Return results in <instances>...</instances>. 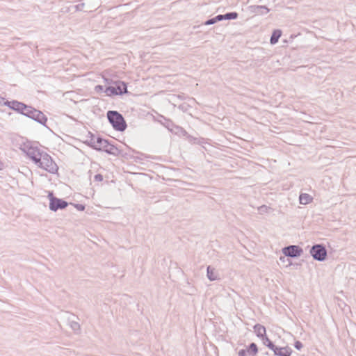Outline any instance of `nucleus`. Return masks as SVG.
<instances>
[{
    "label": "nucleus",
    "instance_id": "9d476101",
    "mask_svg": "<svg viewBox=\"0 0 356 356\" xmlns=\"http://www.w3.org/2000/svg\"><path fill=\"white\" fill-rule=\"evenodd\" d=\"M271 350L273 351L275 356H291L292 353V349L289 346L279 347L274 345Z\"/></svg>",
    "mask_w": 356,
    "mask_h": 356
},
{
    "label": "nucleus",
    "instance_id": "6e6552de",
    "mask_svg": "<svg viewBox=\"0 0 356 356\" xmlns=\"http://www.w3.org/2000/svg\"><path fill=\"white\" fill-rule=\"evenodd\" d=\"M282 252L286 257L297 258L302 254L303 250L299 245H289L283 248Z\"/></svg>",
    "mask_w": 356,
    "mask_h": 356
},
{
    "label": "nucleus",
    "instance_id": "6ab92c4d",
    "mask_svg": "<svg viewBox=\"0 0 356 356\" xmlns=\"http://www.w3.org/2000/svg\"><path fill=\"white\" fill-rule=\"evenodd\" d=\"M169 123L171 124L172 127H168V129L170 131L172 134L175 135H179L181 130H182V127L175 125L173 124L172 122H170Z\"/></svg>",
    "mask_w": 356,
    "mask_h": 356
},
{
    "label": "nucleus",
    "instance_id": "39448f33",
    "mask_svg": "<svg viewBox=\"0 0 356 356\" xmlns=\"http://www.w3.org/2000/svg\"><path fill=\"white\" fill-rule=\"evenodd\" d=\"M309 253L313 259L318 261H323L327 259V251L325 245L322 243L314 244L312 246Z\"/></svg>",
    "mask_w": 356,
    "mask_h": 356
},
{
    "label": "nucleus",
    "instance_id": "9b49d317",
    "mask_svg": "<svg viewBox=\"0 0 356 356\" xmlns=\"http://www.w3.org/2000/svg\"><path fill=\"white\" fill-rule=\"evenodd\" d=\"M115 89L118 92V95H122L124 94L128 93L127 86L125 82L122 81H116L114 82Z\"/></svg>",
    "mask_w": 356,
    "mask_h": 356
},
{
    "label": "nucleus",
    "instance_id": "423d86ee",
    "mask_svg": "<svg viewBox=\"0 0 356 356\" xmlns=\"http://www.w3.org/2000/svg\"><path fill=\"white\" fill-rule=\"evenodd\" d=\"M22 150L35 165L40 163L41 155L44 152L38 147L31 145H25Z\"/></svg>",
    "mask_w": 356,
    "mask_h": 356
},
{
    "label": "nucleus",
    "instance_id": "7ed1b4c3",
    "mask_svg": "<svg viewBox=\"0 0 356 356\" xmlns=\"http://www.w3.org/2000/svg\"><path fill=\"white\" fill-rule=\"evenodd\" d=\"M36 165L51 174L56 173L58 170L57 164L53 161L51 156L45 152H42L40 163H38Z\"/></svg>",
    "mask_w": 356,
    "mask_h": 356
},
{
    "label": "nucleus",
    "instance_id": "0eeeda50",
    "mask_svg": "<svg viewBox=\"0 0 356 356\" xmlns=\"http://www.w3.org/2000/svg\"><path fill=\"white\" fill-rule=\"evenodd\" d=\"M48 198L49 200V208L52 211H57L59 209H64L69 204L67 201L55 197L52 191L49 192Z\"/></svg>",
    "mask_w": 356,
    "mask_h": 356
},
{
    "label": "nucleus",
    "instance_id": "f704fd0d",
    "mask_svg": "<svg viewBox=\"0 0 356 356\" xmlns=\"http://www.w3.org/2000/svg\"><path fill=\"white\" fill-rule=\"evenodd\" d=\"M286 257H285L284 255V256H281L280 257V260L282 261V262H285V261H289V264L288 265H291V262L290 261V260L288 259V258H286Z\"/></svg>",
    "mask_w": 356,
    "mask_h": 356
},
{
    "label": "nucleus",
    "instance_id": "c9c22d12",
    "mask_svg": "<svg viewBox=\"0 0 356 356\" xmlns=\"http://www.w3.org/2000/svg\"><path fill=\"white\" fill-rule=\"evenodd\" d=\"M3 163L0 161V170L3 169Z\"/></svg>",
    "mask_w": 356,
    "mask_h": 356
},
{
    "label": "nucleus",
    "instance_id": "20e7f679",
    "mask_svg": "<svg viewBox=\"0 0 356 356\" xmlns=\"http://www.w3.org/2000/svg\"><path fill=\"white\" fill-rule=\"evenodd\" d=\"M24 116L31 118L40 124L47 127V116L40 111L33 108L31 106H28L24 114Z\"/></svg>",
    "mask_w": 356,
    "mask_h": 356
},
{
    "label": "nucleus",
    "instance_id": "5701e85b",
    "mask_svg": "<svg viewBox=\"0 0 356 356\" xmlns=\"http://www.w3.org/2000/svg\"><path fill=\"white\" fill-rule=\"evenodd\" d=\"M238 14L236 12H229L224 14L225 20L236 19L238 18Z\"/></svg>",
    "mask_w": 356,
    "mask_h": 356
},
{
    "label": "nucleus",
    "instance_id": "412c9836",
    "mask_svg": "<svg viewBox=\"0 0 356 356\" xmlns=\"http://www.w3.org/2000/svg\"><path fill=\"white\" fill-rule=\"evenodd\" d=\"M189 143H194V144H200L203 143L204 138H195L190 134L188 135V136L186 138Z\"/></svg>",
    "mask_w": 356,
    "mask_h": 356
},
{
    "label": "nucleus",
    "instance_id": "a211bd4d",
    "mask_svg": "<svg viewBox=\"0 0 356 356\" xmlns=\"http://www.w3.org/2000/svg\"><path fill=\"white\" fill-rule=\"evenodd\" d=\"M313 197L307 193H301L299 196L300 204L305 205L312 202Z\"/></svg>",
    "mask_w": 356,
    "mask_h": 356
},
{
    "label": "nucleus",
    "instance_id": "f257e3e1",
    "mask_svg": "<svg viewBox=\"0 0 356 356\" xmlns=\"http://www.w3.org/2000/svg\"><path fill=\"white\" fill-rule=\"evenodd\" d=\"M96 145L95 149L98 152H104L108 154L113 156H122L125 158L131 157V156L123 150L117 147L115 145L110 143L107 139H104L101 136H97L96 138Z\"/></svg>",
    "mask_w": 356,
    "mask_h": 356
},
{
    "label": "nucleus",
    "instance_id": "2eb2a0df",
    "mask_svg": "<svg viewBox=\"0 0 356 356\" xmlns=\"http://www.w3.org/2000/svg\"><path fill=\"white\" fill-rule=\"evenodd\" d=\"M250 10L256 14L264 15L269 12V9L266 6H252Z\"/></svg>",
    "mask_w": 356,
    "mask_h": 356
},
{
    "label": "nucleus",
    "instance_id": "72a5a7b5",
    "mask_svg": "<svg viewBox=\"0 0 356 356\" xmlns=\"http://www.w3.org/2000/svg\"><path fill=\"white\" fill-rule=\"evenodd\" d=\"M104 82L108 85H111V84H114V82L110 78H105L104 77Z\"/></svg>",
    "mask_w": 356,
    "mask_h": 356
},
{
    "label": "nucleus",
    "instance_id": "e433bc0d",
    "mask_svg": "<svg viewBox=\"0 0 356 356\" xmlns=\"http://www.w3.org/2000/svg\"><path fill=\"white\" fill-rule=\"evenodd\" d=\"M170 122V121H168V122H167V124L165 125V127H166L167 128H168V127H172L171 124H170V123H169Z\"/></svg>",
    "mask_w": 356,
    "mask_h": 356
},
{
    "label": "nucleus",
    "instance_id": "473e14b6",
    "mask_svg": "<svg viewBox=\"0 0 356 356\" xmlns=\"http://www.w3.org/2000/svg\"><path fill=\"white\" fill-rule=\"evenodd\" d=\"M238 356H248L245 349H241L238 352Z\"/></svg>",
    "mask_w": 356,
    "mask_h": 356
},
{
    "label": "nucleus",
    "instance_id": "bb28decb",
    "mask_svg": "<svg viewBox=\"0 0 356 356\" xmlns=\"http://www.w3.org/2000/svg\"><path fill=\"white\" fill-rule=\"evenodd\" d=\"M95 90L97 92V93H101V92H104V90H105V88L102 85H97L95 86Z\"/></svg>",
    "mask_w": 356,
    "mask_h": 356
},
{
    "label": "nucleus",
    "instance_id": "f3484780",
    "mask_svg": "<svg viewBox=\"0 0 356 356\" xmlns=\"http://www.w3.org/2000/svg\"><path fill=\"white\" fill-rule=\"evenodd\" d=\"M282 35V31L280 30V29H275L273 33H272V35L270 36V42L271 44H276L280 38L281 37Z\"/></svg>",
    "mask_w": 356,
    "mask_h": 356
},
{
    "label": "nucleus",
    "instance_id": "1a4fd4ad",
    "mask_svg": "<svg viewBox=\"0 0 356 356\" xmlns=\"http://www.w3.org/2000/svg\"><path fill=\"white\" fill-rule=\"evenodd\" d=\"M4 105L23 115L27 108V106H29V105L25 104L23 102H19L17 100H12V101L7 100L4 102Z\"/></svg>",
    "mask_w": 356,
    "mask_h": 356
},
{
    "label": "nucleus",
    "instance_id": "ddd939ff",
    "mask_svg": "<svg viewBox=\"0 0 356 356\" xmlns=\"http://www.w3.org/2000/svg\"><path fill=\"white\" fill-rule=\"evenodd\" d=\"M245 350L249 356H256L259 352L257 345L254 342L250 343Z\"/></svg>",
    "mask_w": 356,
    "mask_h": 356
},
{
    "label": "nucleus",
    "instance_id": "dca6fc26",
    "mask_svg": "<svg viewBox=\"0 0 356 356\" xmlns=\"http://www.w3.org/2000/svg\"><path fill=\"white\" fill-rule=\"evenodd\" d=\"M87 140L85 141V143L90 147L91 148H92L93 149H95V145H96V138L97 137L95 136V135L92 133H91L90 131H88V136H87Z\"/></svg>",
    "mask_w": 356,
    "mask_h": 356
},
{
    "label": "nucleus",
    "instance_id": "a878e982",
    "mask_svg": "<svg viewBox=\"0 0 356 356\" xmlns=\"http://www.w3.org/2000/svg\"><path fill=\"white\" fill-rule=\"evenodd\" d=\"M294 347L298 350H300L303 347V344L300 341H296L294 343Z\"/></svg>",
    "mask_w": 356,
    "mask_h": 356
},
{
    "label": "nucleus",
    "instance_id": "b1692460",
    "mask_svg": "<svg viewBox=\"0 0 356 356\" xmlns=\"http://www.w3.org/2000/svg\"><path fill=\"white\" fill-rule=\"evenodd\" d=\"M70 327L74 331L77 332L80 330V325L76 321H71L70 323Z\"/></svg>",
    "mask_w": 356,
    "mask_h": 356
},
{
    "label": "nucleus",
    "instance_id": "c85d7f7f",
    "mask_svg": "<svg viewBox=\"0 0 356 356\" xmlns=\"http://www.w3.org/2000/svg\"><path fill=\"white\" fill-rule=\"evenodd\" d=\"M215 23H216V22L214 17H213V18L207 19L204 22V25H211V24H214Z\"/></svg>",
    "mask_w": 356,
    "mask_h": 356
},
{
    "label": "nucleus",
    "instance_id": "f8f14e48",
    "mask_svg": "<svg viewBox=\"0 0 356 356\" xmlns=\"http://www.w3.org/2000/svg\"><path fill=\"white\" fill-rule=\"evenodd\" d=\"M254 331L257 335V337L259 339L264 337L266 335V327L261 324H256L253 327Z\"/></svg>",
    "mask_w": 356,
    "mask_h": 356
},
{
    "label": "nucleus",
    "instance_id": "f03ea898",
    "mask_svg": "<svg viewBox=\"0 0 356 356\" xmlns=\"http://www.w3.org/2000/svg\"><path fill=\"white\" fill-rule=\"evenodd\" d=\"M106 116L113 128L118 131H124L127 127V122L123 115L116 111H108Z\"/></svg>",
    "mask_w": 356,
    "mask_h": 356
},
{
    "label": "nucleus",
    "instance_id": "c756f323",
    "mask_svg": "<svg viewBox=\"0 0 356 356\" xmlns=\"http://www.w3.org/2000/svg\"><path fill=\"white\" fill-rule=\"evenodd\" d=\"M94 180L95 181H102L103 180V175L101 174H97L94 177Z\"/></svg>",
    "mask_w": 356,
    "mask_h": 356
},
{
    "label": "nucleus",
    "instance_id": "aec40b11",
    "mask_svg": "<svg viewBox=\"0 0 356 356\" xmlns=\"http://www.w3.org/2000/svg\"><path fill=\"white\" fill-rule=\"evenodd\" d=\"M262 341V343L264 346L268 347L269 349L271 350L272 348H273V346L275 345L274 343L267 337V335H265L264 337L260 339Z\"/></svg>",
    "mask_w": 356,
    "mask_h": 356
},
{
    "label": "nucleus",
    "instance_id": "393cba45",
    "mask_svg": "<svg viewBox=\"0 0 356 356\" xmlns=\"http://www.w3.org/2000/svg\"><path fill=\"white\" fill-rule=\"evenodd\" d=\"M270 208L266 205H261L258 208V211L260 213H267Z\"/></svg>",
    "mask_w": 356,
    "mask_h": 356
},
{
    "label": "nucleus",
    "instance_id": "cd10ccee",
    "mask_svg": "<svg viewBox=\"0 0 356 356\" xmlns=\"http://www.w3.org/2000/svg\"><path fill=\"white\" fill-rule=\"evenodd\" d=\"M73 205L78 211H83L86 209L85 205L82 204H74Z\"/></svg>",
    "mask_w": 356,
    "mask_h": 356
},
{
    "label": "nucleus",
    "instance_id": "4468645a",
    "mask_svg": "<svg viewBox=\"0 0 356 356\" xmlns=\"http://www.w3.org/2000/svg\"><path fill=\"white\" fill-rule=\"evenodd\" d=\"M207 276L210 281H215L219 279L218 273L211 266H207Z\"/></svg>",
    "mask_w": 356,
    "mask_h": 356
},
{
    "label": "nucleus",
    "instance_id": "2f4dec72",
    "mask_svg": "<svg viewBox=\"0 0 356 356\" xmlns=\"http://www.w3.org/2000/svg\"><path fill=\"white\" fill-rule=\"evenodd\" d=\"M188 134L187 133V131L185 129H182V130L180 131L179 134L178 136H184L186 138L188 136Z\"/></svg>",
    "mask_w": 356,
    "mask_h": 356
},
{
    "label": "nucleus",
    "instance_id": "7c9ffc66",
    "mask_svg": "<svg viewBox=\"0 0 356 356\" xmlns=\"http://www.w3.org/2000/svg\"><path fill=\"white\" fill-rule=\"evenodd\" d=\"M214 19L216 22L222 21V20H225L224 14L223 15H218L216 17H214Z\"/></svg>",
    "mask_w": 356,
    "mask_h": 356
},
{
    "label": "nucleus",
    "instance_id": "4be33fe9",
    "mask_svg": "<svg viewBox=\"0 0 356 356\" xmlns=\"http://www.w3.org/2000/svg\"><path fill=\"white\" fill-rule=\"evenodd\" d=\"M104 92L108 96L118 95V92H116V90L115 89V86H109L108 87H106Z\"/></svg>",
    "mask_w": 356,
    "mask_h": 356
}]
</instances>
